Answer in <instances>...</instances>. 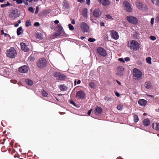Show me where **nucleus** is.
<instances>
[{
  "instance_id": "f257e3e1",
  "label": "nucleus",
  "mask_w": 159,
  "mask_h": 159,
  "mask_svg": "<svg viewBox=\"0 0 159 159\" xmlns=\"http://www.w3.org/2000/svg\"><path fill=\"white\" fill-rule=\"evenodd\" d=\"M128 45L131 49L136 51L139 48V44L137 41L134 40H131L129 42Z\"/></svg>"
},
{
  "instance_id": "f03ea898",
  "label": "nucleus",
  "mask_w": 159,
  "mask_h": 159,
  "mask_svg": "<svg viewBox=\"0 0 159 159\" xmlns=\"http://www.w3.org/2000/svg\"><path fill=\"white\" fill-rule=\"evenodd\" d=\"M17 54L14 48L11 47L10 48L7 50V56L10 58H13L15 57Z\"/></svg>"
},
{
  "instance_id": "7ed1b4c3",
  "label": "nucleus",
  "mask_w": 159,
  "mask_h": 159,
  "mask_svg": "<svg viewBox=\"0 0 159 159\" xmlns=\"http://www.w3.org/2000/svg\"><path fill=\"white\" fill-rule=\"evenodd\" d=\"M47 64V61L45 58H43L40 59L37 62V66L41 69L46 67Z\"/></svg>"
},
{
  "instance_id": "20e7f679",
  "label": "nucleus",
  "mask_w": 159,
  "mask_h": 159,
  "mask_svg": "<svg viewBox=\"0 0 159 159\" xmlns=\"http://www.w3.org/2000/svg\"><path fill=\"white\" fill-rule=\"evenodd\" d=\"M135 4L137 8L140 10L145 11L148 10L146 5L143 2L137 1L135 2Z\"/></svg>"
},
{
  "instance_id": "39448f33",
  "label": "nucleus",
  "mask_w": 159,
  "mask_h": 159,
  "mask_svg": "<svg viewBox=\"0 0 159 159\" xmlns=\"http://www.w3.org/2000/svg\"><path fill=\"white\" fill-rule=\"evenodd\" d=\"M20 14V11L17 9H15L12 10L10 14V16L11 18L14 19L15 18L18 17Z\"/></svg>"
},
{
  "instance_id": "423d86ee",
  "label": "nucleus",
  "mask_w": 159,
  "mask_h": 159,
  "mask_svg": "<svg viewBox=\"0 0 159 159\" xmlns=\"http://www.w3.org/2000/svg\"><path fill=\"white\" fill-rule=\"evenodd\" d=\"M85 93L82 90L79 91L76 93V98L77 99H84L85 98Z\"/></svg>"
},
{
  "instance_id": "0eeeda50",
  "label": "nucleus",
  "mask_w": 159,
  "mask_h": 159,
  "mask_svg": "<svg viewBox=\"0 0 159 159\" xmlns=\"http://www.w3.org/2000/svg\"><path fill=\"white\" fill-rule=\"evenodd\" d=\"M133 75L137 78H141L142 74L138 69L134 68L133 70Z\"/></svg>"
},
{
  "instance_id": "6e6552de",
  "label": "nucleus",
  "mask_w": 159,
  "mask_h": 159,
  "mask_svg": "<svg viewBox=\"0 0 159 159\" xmlns=\"http://www.w3.org/2000/svg\"><path fill=\"white\" fill-rule=\"evenodd\" d=\"M80 27L81 30L84 32H88L89 31V27L85 22H82L80 24Z\"/></svg>"
},
{
  "instance_id": "1a4fd4ad",
  "label": "nucleus",
  "mask_w": 159,
  "mask_h": 159,
  "mask_svg": "<svg viewBox=\"0 0 159 159\" xmlns=\"http://www.w3.org/2000/svg\"><path fill=\"white\" fill-rule=\"evenodd\" d=\"M126 18L128 21L130 23L134 24H136L137 23L138 21L137 19L134 17L127 16L126 17Z\"/></svg>"
},
{
  "instance_id": "9d476101",
  "label": "nucleus",
  "mask_w": 159,
  "mask_h": 159,
  "mask_svg": "<svg viewBox=\"0 0 159 159\" xmlns=\"http://www.w3.org/2000/svg\"><path fill=\"white\" fill-rule=\"evenodd\" d=\"M123 5L125 8V10L128 12L131 11L132 9L130 4L129 2L125 1L123 2Z\"/></svg>"
},
{
  "instance_id": "9b49d317",
  "label": "nucleus",
  "mask_w": 159,
  "mask_h": 159,
  "mask_svg": "<svg viewBox=\"0 0 159 159\" xmlns=\"http://www.w3.org/2000/svg\"><path fill=\"white\" fill-rule=\"evenodd\" d=\"M29 70V67L26 66L25 65L19 68V71L22 73H26Z\"/></svg>"
},
{
  "instance_id": "f8f14e48",
  "label": "nucleus",
  "mask_w": 159,
  "mask_h": 159,
  "mask_svg": "<svg viewBox=\"0 0 159 159\" xmlns=\"http://www.w3.org/2000/svg\"><path fill=\"white\" fill-rule=\"evenodd\" d=\"M93 14L95 17H98L101 15L102 12L99 9H98L93 11Z\"/></svg>"
},
{
  "instance_id": "ddd939ff",
  "label": "nucleus",
  "mask_w": 159,
  "mask_h": 159,
  "mask_svg": "<svg viewBox=\"0 0 159 159\" xmlns=\"http://www.w3.org/2000/svg\"><path fill=\"white\" fill-rule=\"evenodd\" d=\"M110 33L111 36L112 38L116 40L118 39V34L116 31L112 30L110 31Z\"/></svg>"
},
{
  "instance_id": "4468645a",
  "label": "nucleus",
  "mask_w": 159,
  "mask_h": 159,
  "mask_svg": "<svg viewBox=\"0 0 159 159\" xmlns=\"http://www.w3.org/2000/svg\"><path fill=\"white\" fill-rule=\"evenodd\" d=\"M97 50L99 54L102 56L105 57L106 56V52L103 48H98Z\"/></svg>"
},
{
  "instance_id": "2eb2a0df",
  "label": "nucleus",
  "mask_w": 159,
  "mask_h": 159,
  "mask_svg": "<svg viewBox=\"0 0 159 159\" xmlns=\"http://www.w3.org/2000/svg\"><path fill=\"white\" fill-rule=\"evenodd\" d=\"M99 2L104 6H107L109 5L110 2L109 0H98Z\"/></svg>"
},
{
  "instance_id": "dca6fc26",
  "label": "nucleus",
  "mask_w": 159,
  "mask_h": 159,
  "mask_svg": "<svg viewBox=\"0 0 159 159\" xmlns=\"http://www.w3.org/2000/svg\"><path fill=\"white\" fill-rule=\"evenodd\" d=\"M21 47L22 50L24 52H27L29 50V48L26 44L24 43H20Z\"/></svg>"
},
{
  "instance_id": "f3484780",
  "label": "nucleus",
  "mask_w": 159,
  "mask_h": 159,
  "mask_svg": "<svg viewBox=\"0 0 159 159\" xmlns=\"http://www.w3.org/2000/svg\"><path fill=\"white\" fill-rule=\"evenodd\" d=\"M117 70L118 72L117 73V74L120 76H122L123 75L122 72L124 70L123 67L120 66L117 67Z\"/></svg>"
},
{
  "instance_id": "a211bd4d",
  "label": "nucleus",
  "mask_w": 159,
  "mask_h": 159,
  "mask_svg": "<svg viewBox=\"0 0 159 159\" xmlns=\"http://www.w3.org/2000/svg\"><path fill=\"white\" fill-rule=\"evenodd\" d=\"M57 32L61 33L63 36L65 33L63 31V29L62 26L60 25H58L57 26Z\"/></svg>"
},
{
  "instance_id": "6ab92c4d",
  "label": "nucleus",
  "mask_w": 159,
  "mask_h": 159,
  "mask_svg": "<svg viewBox=\"0 0 159 159\" xmlns=\"http://www.w3.org/2000/svg\"><path fill=\"white\" fill-rule=\"evenodd\" d=\"M102 108L98 107H96L95 110V113L97 115H100L102 113Z\"/></svg>"
},
{
  "instance_id": "aec40b11",
  "label": "nucleus",
  "mask_w": 159,
  "mask_h": 159,
  "mask_svg": "<svg viewBox=\"0 0 159 159\" xmlns=\"http://www.w3.org/2000/svg\"><path fill=\"white\" fill-rule=\"evenodd\" d=\"M147 102L144 99H139L138 101L139 104L141 106H145L146 105Z\"/></svg>"
},
{
  "instance_id": "412c9836",
  "label": "nucleus",
  "mask_w": 159,
  "mask_h": 159,
  "mask_svg": "<svg viewBox=\"0 0 159 159\" xmlns=\"http://www.w3.org/2000/svg\"><path fill=\"white\" fill-rule=\"evenodd\" d=\"M152 127L154 129H155L157 130H159V123H153L152 124Z\"/></svg>"
},
{
  "instance_id": "4be33fe9",
  "label": "nucleus",
  "mask_w": 159,
  "mask_h": 159,
  "mask_svg": "<svg viewBox=\"0 0 159 159\" xmlns=\"http://www.w3.org/2000/svg\"><path fill=\"white\" fill-rule=\"evenodd\" d=\"M143 125L145 126H148L150 124V121L148 119H144L143 120Z\"/></svg>"
},
{
  "instance_id": "5701e85b",
  "label": "nucleus",
  "mask_w": 159,
  "mask_h": 159,
  "mask_svg": "<svg viewBox=\"0 0 159 159\" xmlns=\"http://www.w3.org/2000/svg\"><path fill=\"white\" fill-rule=\"evenodd\" d=\"M66 77V76L63 74H61L60 73L58 80H64L65 79Z\"/></svg>"
},
{
  "instance_id": "b1692460",
  "label": "nucleus",
  "mask_w": 159,
  "mask_h": 159,
  "mask_svg": "<svg viewBox=\"0 0 159 159\" xmlns=\"http://www.w3.org/2000/svg\"><path fill=\"white\" fill-rule=\"evenodd\" d=\"M25 82L27 84L30 86H32L33 84V81L29 79H26Z\"/></svg>"
},
{
  "instance_id": "393cba45",
  "label": "nucleus",
  "mask_w": 159,
  "mask_h": 159,
  "mask_svg": "<svg viewBox=\"0 0 159 159\" xmlns=\"http://www.w3.org/2000/svg\"><path fill=\"white\" fill-rule=\"evenodd\" d=\"M82 15L84 17H86L87 16V10L85 9L83 10L82 12Z\"/></svg>"
},
{
  "instance_id": "a878e982",
  "label": "nucleus",
  "mask_w": 159,
  "mask_h": 159,
  "mask_svg": "<svg viewBox=\"0 0 159 159\" xmlns=\"http://www.w3.org/2000/svg\"><path fill=\"white\" fill-rule=\"evenodd\" d=\"M36 37L37 39H38L39 40L42 39L43 38V35L41 34H36Z\"/></svg>"
},
{
  "instance_id": "bb28decb",
  "label": "nucleus",
  "mask_w": 159,
  "mask_h": 159,
  "mask_svg": "<svg viewBox=\"0 0 159 159\" xmlns=\"http://www.w3.org/2000/svg\"><path fill=\"white\" fill-rule=\"evenodd\" d=\"M59 88L61 91L65 90L66 89V87L64 85H60Z\"/></svg>"
},
{
  "instance_id": "cd10ccee",
  "label": "nucleus",
  "mask_w": 159,
  "mask_h": 159,
  "mask_svg": "<svg viewBox=\"0 0 159 159\" xmlns=\"http://www.w3.org/2000/svg\"><path fill=\"white\" fill-rule=\"evenodd\" d=\"M22 29L21 27L18 28L17 30V35H19L21 34V31L22 30Z\"/></svg>"
},
{
  "instance_id": "c85d7f7f",
  "label": "nucleus",
  "mask_w": 159,
  "mask_h": 159,
  "mask_svg": "<svg viewBox=\"0 0 159 159\" xmlns=\"http://www.w3.org/2000/svg\"><path fill=\"white\" fill-rule=\"evenodd\" d=\"M134 117V122H137L139 120V117L138 116L136 115H134L133 116Z\"/></svg>"
},
{
  "instance_id": "c756f323",
  "label": "nucleus",
  "mask_w": 159,
  "mask_h": 159,
  "mask_svg": "<svg viewBox=\"0 0 159 159\" xmlns=\"http://www.w3.org/2000/svg\"><path fill=\"white\" fill-rule=\"evenodd\" d=\"M60 74V73L59 72H55L54 73V76L56 78L57 80H58Z\"/></svg>"
},
{
  "instance_id": "7c9ffc66",
  "label": "nucleus",
  "mask_w": 159,
  "mask_h": 159,
  "mask_svg": "<svg viewBox=\"0 0 159 159\" xmlns=\"http://www.w3.org/2000/svg\"><path fill=\"white\" fill-rule=\"evenodd\" d=\"M145 86L147 89H149L151 87L150 83L149 82H146L145 84Z\"/></svg>"
},
{
  "instance_id": "2f4dec72",
  "label": "nucleus",
  "mask_w": 159,
  "mask_h": 159,
  "mask_svg": "<svg viewBox=\"0 0 159 159\" xmlns=\"http://www.w3.org/2000/svg\"><path fill=\"white\" fill-rule=\"evenodd\" d=\"M89 85L90 87L93 88H94L96 87V85L94 82H91L89 84Z\"/></svg>"
},
{
  "instance_id": "473e14b6",
  "label": "nucleus",
  "mask_w": 159,
  "mask_h": 159,
  "mask_svg": "<svg viewBox=\"0 0 159 159\" xmlns=\"http://www.w3.org/2000/svg\"><path fill=\"white\" fill-rule=\"evenodd\" d=\"M42 95L44 97H47L48 95V94L45 91L43 90L42 92Z\"/></svg>"
},
{
  "instance_id": "72a5a7b5",
  "label": "nucleus",
  "mask_w": 159,
  "mask_h": 159,
  "mask_svg": "<svg viewBox=\"0 0 159 159\" xmlns=\"http://www.w3.org/2000/svg\"><path fill=\"white\" fill-rule=\"evenodd\" d=\"M31 25V22L30 21V20H27L26 21L25 25L26 27H29Z\"/></svg>"
},
{
  "instance_id": "f704fd0d",
  "label": "nucleus",
  "mask_w": 159,
  "mask_h": 159,
  "mask_svg": "<svg viewBox=\"0 0 159 159\" xmlns=\"http://www.w3.org/2000/svg\"><path fill=\"white\" fill-rule=\"evenodd\" d=\"M68 26L70 30H75L74 27L71 24H69L68 25Z\"/></svg>"
},
{
  "instance_id": "c9c22d12",
  "label": "nucleus",
  "mask_w": 159,
  "mask_h": 159,
  "mask_svg": "<svg viewBox=\"0 0 159 159\" xmlns=\"http://www.w3.org/2000/svg\"><path fill=\"white\" fill-rule=\"evenodd\" d=\"M151 58L150 57H148L146 58V62L150 64H151Z\"/></svg>"
},
{
  "instance_id": "e433bc0d",
  "label": "nucleus",
  "mask_w": 159,
  "mask_h": 159,
  "mask_svg": "<svg viewBox=\"0 0 159 159\" xmlns=\"http://www.w3.org/2000/svg\"><path fill=\"white\" fill-rule=\"evenodd\" d=\"M60 35L62 36V34H61V33H59L58 32H57V33L55 32L53 34V36L54 37H58Z\"/></svg>"
},
{
  "instance_id": "4c0bfd02",
  "label": "nucleus",
  "mask_w": 159,
  "mask_h": 159,
  "mask_svg": "<svg viewBox=\"0 0 159 159\" xmlns=\"http://www.w3.org/2000/svg\"><path fill=\"white\" fill-rule=\"evenodd\" d=\"M153 4H155L156 6H159V0H155Z\"/></svg>"
},
{
  "instance_id": "58836bf2",
  "label": "nucleus",
  "mask_w": 159,
  "mask_h": 159,
  "mask_svg": "<svg viewBox=\"0 0 159 159\" xmlns=\"http://www.w3.org/2000/svg\"><path fill=\"white\" fill-rule=\"evenodd\" d=\"M122 107H123V106L122 105H118L117 106L116 108L118 110H120L122 109Z\"/></svg>"
},
{
  "instance_id": "ea45409f",
  "label": "nucleus",
  "mask_w": 159,
  "mask_h": 159,
  "mask_svg": "<svg viewBox=\"0 0 159 159\" xmlns=\"http://www.w3.org/2000/svg\"><path fill=\"white\" fill-rule=\"evenodd\" d=\"M96 40V39L93 38H89L88 39V41L90 42H93Z\"/></svg>"
},
{
  "instance_id": "a19ab883",
  "label": "nucleus",
  "mask_w": 159,
  "mask_h": 159,
  "mask_svg": "<svg viewBox=\"0 0 159 159\" xmlns=\"http://www.w3.org/2000/svg\"><path fill=\"white\" fill-rule=\"evenodd\" d=\"M24 0H16V3L18 4L22 3Z\"/></svg>"
},
{
  "instance_id": "79ce46f5",
  "label": "nucleus",
  "mask_w": 159,
  "mask_h": 159,
  "mask_svg": "<svg viewBox=\"0 0 159 159\" xmlns=\"http://www.w3.org/2000/svg\"><path fill=\"white\" fill-rule=\"evenodd\" d=\"M70 104L73 105L74 106H76V104L72 100H70Z\"/></svg>"
},
{
  "instance_id": "37998d69",
  "label": "nucleus",
  "mask_w": 159,
  "mask_h": 159,
  "mask_svg": "<svg viewBox=\"0 0 159 159\" xmlns=\"http://www.w3.org/2000/svg\"><path fill=\"white\" fill-rule=\"evenodd\" d=\"M28 10L30 11L31 12H34V10L33 7H30L28 9Z\"/></svg>"
},
{
  "instance_id": "c03bdc74",
  "label": "nucleus",
  "mask_w": 159,
  "mask_h": 159,
  "mask_svg": "<svg viewBox=\"0 0 159 159\" xmlns=\"http://www.w3.org/2000/svg\"><path fill=\"white\" fill-rule=\"evenodd\" d=\"M150 38L152 40H156V38L154 36H151L150 37Z\"/></svg>"
},
{
  "instance_id": "a18cd8bd",
  "label": "nucleus",
  "mask_w": 159,
  "mask_h": 159,
  "mask_svg": "<svg viewBox=\"0 0 159 159\" xmlns=\"http://www.w3.org/2000/svg\"><path fill=\"white\" fill-rule=\"evenodd\" d=\"M34 25L35 26H39L40 24L38 22H36L34 23Z\"/></svg>"
},
{
  "instance_id": "49530a36",
  "label": "nucleus",
  "mask_w": 159,
  "mask_h": 159,
  "mask_svg": "<svg viewBox=\"0 0 159 159\" xmlns=\"http://www.w3.org/2000/svg\"><path fill=\"white\" fill-rule=\"evenodd\" d=\"M106 16L109 19H112V20L113 19L112 18V16H111L110 14L106 15Z\"/></svg>"
},
{
  "instance_id": "de8ad7c7",
  "label": "nucleus",
  "mask_w": 159,
  "mask_h": 159,
  "mask_svg": "<svg viewBox=\"0 0 159 159\" xmlns=\"http://www.w3.org/2000/svg\"><path fill=\"white\" fill-rule=\"evenodd\" d=\"M39 8L38 7H36V10L35 11V14H37L39 12Z\"/></svg>"
},
{
  "instance_id": "09e8293b",
  "label": "nucleus",
  "mask_w": 159,
  "mask_h": 159,
  "mask_svg": "<svg viewBox=\"0 0 159 159\" xmlns=\"http://www.w3.org/2000/svg\"><path fill=\"white\" fill-rule=\"evenodd\" d=\"M118 61L121 62H125V61L122 58H119L118 59Z\"/></svg>"
},
{
  "instance_id": "8fccbe9b",
  "label": "nucleus",
  "mask_w": 159,
  "mask_h": 159,
  "mask_svg": "<svg viewBox=\"0 0 159 159\" xmlns=\"http://www.w3.org/2000/svg\"><path fill=\"white\" fill-rule=\"evenodd\" d=\"M6 7H7L6 4H2L1 5V7L2 8H3Z\"/></svg>"
},
{
  "instance_id": "3c124183",
  "label": "nucleus",
  "mask_w": 159,
  "mask_h": 159,
  "mask_svg": "<svg viewBox=\"0 0 159 159\" xmlns=\"http://www.w3.org/2000/svg\"><path fill=\"white\" fill-rule=\"evenodd\" d=\"M125 60L126 61H128L130 60V58L129 57H126L125 58Z\"/></svg>"
},
{
  "instance_id": "603ef678",
  "label": "nucleus",
  "mask_w": 159,
  "mask_h": 159,
  "mask_svg": "<svg viewBox=\"0 0 159 159\" xmlns=\"http://www.w3.org/2000/svg\"><path fill=\"white\" fill-rule=\"evenodd\" d=\"M50 10H46L45 11V13L46 14H48L50 12Z\"/></svg>"
},
{
  "instance_id": "864d4df0",
  "label": "nucleus",
  "mask_w": 159,
  "mask_h": 159,
  "mask_svg": "<svg viewBox=\"0 0 159 159\" xmlns=\"http://www.w3.org/2000/svg\"><path fill=\"white\" fill-rule=\"evenodd\" d=\"M154 19L153 18H152L151 20V24L152 25L154 23Z\"/></svg>"
},
{
  "instance_id": "5fc2aeb1",
  "label": "nucleus",
  "mask_w": 159,
  "mask_h": 159,
  "mask_svg": "<svg viewBox=\"0 0 159 159\" xmlns=\"http://www.w3.org/2000/svg\"><path fill=\"white\" fill-rule=\"evenodd\" d=\"M90 0H86V3L88 5L90 4Z\"/></svg>"
},
{
  "instance_id": "6e6d98bb",
  "label": "nucleus",
  "mask_w": 159,
  "mask_h": 159,
  "mask_svg": "<svg viewBox=\"0 0 159 159\" xmlns=\"http://www.w3.org/2000/svg\"><path fill=\"white\" fill-rule=\"evenodd\" d=\"M115 94L116 95L117 97H119L120 96V94L119 93L117 92H115Z\"/></svg>"
},
{
  "instance_id": "4d7b16f0",
  "label": "nucleus",
  "mask_w": 159,
  "mask_h": 159,
  "mask_svg": "<svg viewBox=\"0 0 159 159\" xmlns=\"http://www.w3.org/2000/svg\"><path fill=\"white\" fill-rule=\"evenodd\" d=\"M71 23L73 24H75V21L74 19H72L71 20Z\"/></svg>"
},
{
  "instance_id": "13d9d810",
  "label": "nucleus",
  "mask_w": 159,
  "mask_h": 159,
  "mask_svg": "<svg viewBox=\"0 0 159 159\" xmlns=\"http://www.w3.org/2000/svg\"><path fill=\"white\" fill-rule=\"evenodd\" d=\"M92 109H91L89 111H88V115H90V114L91 113V112H92Z\"/></svg>"
},
{
  "instance_id": "bf43d9fd",
  "label": "nucleus",
  "mask_w": 159,
  "mask_h": 159,
  "mask_svg": "<svg viewBox=\"0 0 159 159\" xmlns=\"http://www.w3.org/2000/svg\"><path fill=\"white\" fill-rule=\"evenodd\" d=\"M7 5V6H9L11 5V4L8 2H7V4H6Z\"/></svg>"
},
{
  "instance_id": "052dcab7",
  "label": "nucleus",
  "mask_w": 159,
  "mask_h": 159,
  "mask_svg": "<svg viewBox=\"0 0 159 159\" xmlns=\"http://www.w3.org/2000/svg\"><path fill=\"white\" fill-rule=\"evenodd\" d=\"M100 25L101 26H104V23L101 22L100 23Z\"/></svg>"
},
{
  "instance_id": "680f3d73",
  "label": "nucleus",
  "mask_w": 159,
  "mask_h": 159,
  "mask_svg": "<svg viewBox=\"0 0 159 159\" xmlns=\"http://www.w3.org/2000/svg\"><path fill=\"white\" fill-rule=\"evenodd\" d=\"M54 23L56 24H58L59 23V21L57 20H56L54 21Z\"/></svg>"
},
{
  "instance_id": "e2e57ef3",
  "label": "nucleus",
  "mask_w": 159,
  "mask_h": 159,
  "mask_svg": "<svg viewBox=\"0 0 159 159\" xmlns=\"http://www.w3.org/2000/svg\"><path fill=\"white\" fill-rule=\"evenodd\" d=\"M1 34L2 35L4 34H5V33L4 32V31L3 30H2L1 31Z\"/></svg>"
},
{
  "instance_id": "0e129e2a",
  "label": "nucleus",
  "mask_w": 159,
  "mask_h": 159,
  "mask_svg": "<svg viewBox=\"0 0 159 159\" xmlns=\"http://www.w3.org/2000/svg\"><path fill=\"white\" fill-rule=\"evenodd\" d=\"M14 26H15L16 27H17L19 26V24L18 23L15 24Z\"/></svg>"
},
{
  "instance_id": "69168bd1",
  "label": "nucleus",
  "mask_w": 159,
  "mask_h": 159,
  "mask_svg": "<svg viewBox=\"0 0 159 159\" xmlns=\"http://www.w3.org/2000/svg\"><path fill=\"white\" fill-rule=\"evenodd\" d=\"M80 82H81V81H80V80H78V81H77V84H80Z\"/></svg>"
},
{
  "instance_id": "338daca9",
  "label": "nucleus",
  "mask_w": 159,
  "mask_h": 159,
  "mask_svg": "<svg viewBox=\"0 0 159 159\" xmlns=\"http://www.w3.org/2000/svg\"><path fill=\"white\" fill-rule=\"evenodd\" d=\"M116 82H117V83L119 85H120L121 84V83L119 81H118L116 80Z\"/></svg>"
},
{
  "instance_id": "774afa93",
  "label": "nucleus",
  "mask_w": 159,
  "mask_h": 159,
  "mask_svg": "<svg viewBox=\"0 0 159 159\" xmlns=\"http://www.w3.org/2000/svg\"><path fill=\"white\" fill-rule=\"evenodd\" d=\"M116 159H123V158L120 157H118L116 158Z\"/></svg>"
}]
</instances>
